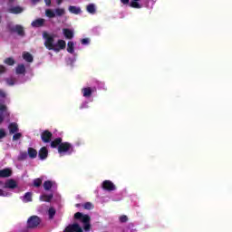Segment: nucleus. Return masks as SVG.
<instances>
[{"label":"nucleus","mask_w":232,"mask_h":232,"mask_svg":"<svg viewBox=\"0 0 232 232\" xmlns=\"http://www.w3.org/2000/svg\"><path fill=\"white\" fill-rule=\"evenodd\" d=\"M75 220H80L83 224L84 231H90L92 228V225L90 224L92 218L86 214H82L81 212H76L74 214Z\"/></svg>","instance_id":"nucleus-1"},{"label":"nucleus","mask_w":232,"mask_h":232,"mask_svg":"<svg viewBox=\"0 0 232 232\" xmlns=\"http://www.w3.org/2000/svg\"><path fill=\"white\" fill-rule=\"evenodd\" d=\"M43 37L45 39L44 46L45 48H47V50H53V52H59V49H57V47H55V44H53L55 43L53 35L49 34L46 32H44Z\"/></svg>","instance_id":"nucleus-2"},{"label":"nucleus","mask_w":232,"mask_h":232,"mask_svg":"<svg viewBox=\"0 0 232 232\" xmlns=\"http://www.w3.org/2000/svg\"><path fill=\"white\" fill-rule=\"evenodd\" d=\"M73 151V146L70 142H62V144L58 147V153L60 155H63V153L71 154Z\"/></svg>","instance_id":"nucleus-3"},{"label":"nucleus","mask_w":232,"mask_h":232,"mask_svg":"<svg viewBox=\"0 0 232 232\" xmlns=\"http://www.w3.org/2000/svg\"><path fill=\"white\" fill-rule=\"evenodd\" d=\"M41 224V218L38 216H31L27 220V228L35 229Z\"/></svg>","instance_id":"nucleus-4"},{"label":"nucleus","mask_w":232,"mask_h":232,"mask_svg":"<svg viewBox=\"0 0 232 232\" xmlns=\"http://www.w3.org/2000/svg\"><path fill=\"white\" fill-rule=\"evenodd\" d=\"M9 32H11V34H17L20 37H24V28L20 24L9 26Z\"/></svg>","instance_id":"nucleus-5"},{"label":"nucleus","mask_w":232,"mask_h":232,"mask_svg":"<svg viewBox=\"0 0 232 232\" xmlns=\"http://www.w3.org/2000/svg\"><path fill=\"white\" fill-rule=\"evenodd\" d=\"M52 137H53V134L48 130H45L41 133V139L45 144L52 142Z\"/></svg>","instance_id":"nucleus-6"},{"label":"nucleus","mask_w":232,"mask_h":232,"mask_svg":"<svg viewBox=\"0 0 232 232\" xmlns=\"http://www.w3.org/2000/svg\"><path fill=\"white\" fill-rule=\"evenodd\" d=\"M102 188L105 189V191H115V189H117L115 184L111 180H104L102 184Z\"/></svg>","instance_id":"nucleus-7"},{"label":"nucleus","mask_w":232,"mask_h":232,"mask_svg":"<svg viewBox=\"0 0 232 232\" xmlns=\"http://www.w3.org/2000/svg\"><path fill=\"white\" fill-rule=\"evenodd\" d=\"M63 232H83V231L81 226H79V224L73 223L72 225H68L63 230Z\"/></svg>","instance_id":"nucleus-8"},{"label":"nucleus","mask_w":232,"mask_h":232,"mask_svg":"<svg viewBox=\"0 0 232 232\" xmlns=\"http://www.w3.org/2000/svg\"><path fill=\"white\" fill-rule=\"evenodd\" d=\"M38 157L40 160H45V159H48V149L46 147H42L38 152Z\"/></svg>","instance_id":"nucleus-9"},{"label":"nucleus","mask_w":232,"mask_h":232,"mask_svg":"<svg viewBox=\"0 0 232 232\" xmlns=\"http://www.w3.org/2000/svg\"><path fill=\"white\" fill-rule=\"evenodd\" d=\"M9 135H14L19 131V125L16 122H11L8 125Z\"/></svg>","instance_id":"nucleus-10"},{"label":"nucleus","mask_w":232,"mask_h":232,"mask_svg":"<svg viewBox=\"0 0 232 232\" xmlns=\"http://www.w3.org/2000/svg\"><path fill=\"white\" fill-rule=\"evenodd\" d=\"M4 188L5 189H15L17 188V182L14 179H8L5 183Z\"/></svg>","instance_id":"nucleus-11"},{"label":"nucleus","mask_w":232,"mask_h":232,"mask_svg":"<svg viewBox=\"0 0 232 232\" xmlns=\"http://www.w3.org/2000/svg\"><path fill=\"white\" fill-rule=\"evenodd\" d=\"M31 24H32L33 28H41V27L44 26V19L38 18V19L33 21Z\"/></svg>","instance_id":"nucleus-12"},{"label":"nucleus","mask_w":232,"mask_h":232,"mask_svg":"<svg viewBox=\"0 0 232 232\" xmlns=\"http://www.w3.org/2000/svg\"><path fill=\"white\" fill-rule=\"evenodd\" d=\"M8 177H12V169H4L0 170V179H8Z\"/></svg>","instance_id":"nucleus-13"},{"label":"nucleus","mask_w":232,"mask_h":232,"mask_svg":"<svg viewBox=\"0 0 232 232\" xmlns=\"http://www.w3.org/2000/svg\"><path fill=\"white\" fill-rule=\"evenodd\" d=\"M63 144V138H56L51 142V148H57L59 150V146Z\"/></svg>","instance_id":"nucleus-14"},{"label":"nucleus","mask_w":232,"mask_h":232,"mask_svg":"<svg viewBox=\"0 0 232 232\" xmlns=\"http://www.w3.org/2000/svg\"><path fill=\"white\" fill-rule=\"evenodd\" d=\"M63 34L66 39H73V31L71 29L63 28Z\"/></svg>","instance_id":"nucleus-15"},{"label":"nucleus","mask_w":232,"mask_h":232,"mask_svg":"<svg viewBox=\"0 0 232 232\" xmlns=\"http://www.w3.org/2000/svg\"><path fill=\"white\" fill-rule=\"evenodd\" d=\"M23 7L21 6H14L8 9L9 14H23Z\"/></svg>","instance_id":"nucleus-16"},{"label":"nucleus","mask_w":232,"mask_h":232,"mask_svg":"<svg viewBox=\"0 0 232 232\" xmlns=\"http://www.w3.org/2000/svg\"><path fill=\"white\" fill-rule=\"evenodd\" d=\"M27 155L31 158V159H37V150L29 147L27 149Z\"/></svg>","instance_id":"nucleus-17"},{"label":"nucleus","mask_w":232,"mask_h":232,"mask_svg":"<svg viewBox=\"0 0 232 232\" xmlns=\"http://www.w3.org/2000/svg\"><path fill=\"white\" fill-rule=\"evenodd\" d=\"M54 46L55 48H57V50H59V52H61V50H64V48H66V41L58 40L57 44Z\"/></svg>","instance_id":"nucleus-18"},{"label":"nucleus","mask_w":232,"mask_h":232,"mask_svg":"<svg viewBox=\"0 0 232 232\" xmlns=\"http://www.w3.org/2000/svg\"><path fill=\"white\" fill-rule=\"evenodd\" d=\"M16 73L18 75H24V73H26V67H24V64H19L16 67Z\"/></svg>","instance_id":"nucleus-19"},{"label":"nucleus","mask_w":232,"mask_h":232,"mask_svg":"<svg viewBox=\"0 0 232 232\" xmlns=\"http://www.w3.org/2000/svg\"><path fill=\"white\" fill-rule=\"evenodd\" d=\"M69 12L71 14H74L75 15H79V14H81V9H80V7H77L75 5H70Z\"/></svg>","instance_id":"nucleus-20"},{"label":"nucleus","mask_w":232,"mask_h":232,"mask_svg":"<svg viewBox=\"0 0 232 232\" xmlns=\"http://www.w3.org/2000/svg\"><path fill=\"white\" fill-rule=\"evenodd\" d=\"M82 93H83V97H92V88L90 87H85L82 90Z\"/></svg>","instance_id":"nucleus-21"},{"label":"nucleus","mask_w":232,"mask_h":232,"mask_svg":"<svg viewBox=\"0 0 232 232\" xmlns=\"http://www.w3.org/2000/svg\"><path fill=\"white\" fill-rule=\"evenodd\" d=\"M23 59L26 61L27 63H34V56L30 53H24L23 54Z\"/></svg>","instance_id":"nucleus-22"},{"label":"nucleus","mask_w":232,"mask_h":232,"mask_svg":"<svg viewBox=\"0 0 232 232\" xmlns=\"http://www.w3.org/2000/svg\"><path fill=\"white\" fill-rule=\"evenodd\" d=\"M40 198L43 202H51V200L53 198V194L42 195Z\"/></svg>","instance_id":"nucleus-23"},{"label":"nucleus","mask_w":232,"mask_h":232,"mask_svg":"<svg viewBox=\"0 0 232 232\" xmlns=\"http://www.w3.org/2000/svg\"><path fill=\"white\" fill-rule=\"evenodd\" d=\"M139 1L140 0H131L130 3V6L131 8H142V5H140V4L139 3Z\"/></svg>","instance_id":"nucleus-24"},{"label":"nucleus","mask_w":232,"mask_h":232,"mask_svg":"<svg viewBox=\"0 0 232 232\" xmlns=\"http://www.w3.org/2000/svg\"><path fill=\"white\" fill-rule=\"evenodd\" d=\"M53 187V182L50 180H46L44 182V188L45 191H50L51 188Z\"/></svg>","instance_id":"nucleus-25"},{"label":"nucleus","mask_w":232,"mask_h":232,"mask_svg":"<svg viewBox=\"0 0 232 232\" xmlns=\"http://www.w3.org/2000/svg\"><path fill=\"white\" fill-rule=\"evenodd\" d=\"M75 48V44L73 42H68L67 44V52L69 53H73Z\"/></svg>","instance_id":"nucleus-26"},{"label":"nucleus","mask_w":232,"mask_h":232,"mask_svg":"<svg viewBox=\"0 0 232 232\" xmlns=\"http://www.w3.org/2000/svg\"><path fill=\"white\" fill-rule=\"evenodd\" d=\"M5 64H7V66H14L15 64V60L12 57H8L4 61Z\"/></svg>","instance_id":"nucleus-27"},{"label":"nucleus","mask_w":232,"mask_h":232,"mask_svg":"<svg viewBox=\"0 0 232 232\" xmlns=\"http://www.w3.org/2000/svg\"><path fill=\"white\" fill-rule=\"evenodd\" d=\"M45 15L50 19H53V17H55V13L52 9H47L45 10Z\"/></svg>","instance_id":"nucleus-28"},{"label":"nucleus","mask_w":232,"mask_h":232,"mask_svg":"<svg viewBox=\"0 0 232 232\" xmlns=\"http://www.w3.org/2000/svg\"><path fill=\"white\" fill-rule=\"evenodd\" d=\"M42 185H43V179L39 178L34 179L33 186H34V188H41Z\"/></svg>","instance_id":"nucleus-29"},{"label":"nucleus","mask_w":232,"mask_h":232,"mask_svg":"<svg viewBox=\"0 0 232 232\" xmlns=\"http://www.w3.org/2000/svg\"><path fill=\"white\" fill-rule=\"evenodd\" d=\"M87 12L89 14H95V5L90 4L87 5Z\"/></svg>","instance_id":"nucleus-30"},{"label":"nucleus","mask_w":232,"mask_h":232,"mask_svg":"<svg viewBox=\"0 0 232 232\" xmlns=\"http://www.w3.org/2000/svg\"><path fill=\"white\" fill-rule=\"evenodd\" d=\"M24 202H32V194L31 192H27L24 196Z\"/></svg>","instance_id":"nucleus-31"},{"label":"nucleus","mask_w":232,"mask_h":232,"mask_svg":"<svg viewBox=\"0 0 232 232\" xmlns=\"http://www.w3.org/2000/svg\"><path fill=\"white\" fill-rule=\"evenodd\" d=\"M66 12L63 8H56L55 9V14L58 17H62V15H64Z\"/></svg>","instance_id":"nucleus-32"},{"label":"nucleus","mask_w":232,"mask_h":232,"mask_svg":"<svg viewBox=\"0 0 232 232\" xmlns=\"http://www.w3.org/2000/svg\"><path fill=\"white\" fill-rule=\"evenodd\" d=\"M22 138H23V133H21V132L14 133L13 141L19 140Z\"/></svg>","instance_id":"nucleus-33"},{"label":"nucleus","mask_w":232,"mask_h":232,"mask_svg":"<svg viewBox=\"0 0 232 232\" xmlns=\"http://www.w3.org/2000/svg\"><path fill=\"white\" fill-rule=\"evenodd\" d=\"M28 159V153L26 152H21L18 156V160H26Z\"/></svg>","instance_id":"nucleus-34"},{"label":"nucleus","mask_w":232,"mask_h":232,"mask_svg":"<svg viewBox=\"0 0 232 232\" xmlns=\"http://www.w3.org/2000/svg\"><path fill=\"white\" fill-rule=\"evenodd\" d=\"M82 208L88 210L93 209V204H92V202H86L82 205Z\"/></svg>","instance_id":"nucleus-35"},{"label":"nucleus","mask_w":232,"mask_h":232,"mask_svg":"<svg viewBox=\"0 0 232 232\" xmlns=\"http://www.w3.org/2000/svg\"><path fill=\"white\" fill-rule=\"evenodd\" d=\"M5 82L8 86H14V84H15V80H14V78H7Z\"/></svg>","instance_id":"nucleus-36"},{"label":"nucleus","mask_w":232,"mask_h":232,"mask_svg":"<svg viewBox=\"0 0 232 232\" xmlns=\"http://www.w3.org/2000/svg\"><path fill=\"white\" fill-rule=\"evenodd\" d=\"M49 213V218H53V217H55V208H51L48 210Z\"/></svg>","instance_id":"nucleus-37"},{"label":"nucleus","mask_w":232,"mask_h":232,"mask_svg":"<svg viewBox=\"0 0 232 232\" xmlns=\"http://www.w3.org/2000/svg\"><path fill=\"white\" fill-rule=\"evenodd\" d=\"M120 222L121 224H126V222H128V216L126 215H122L120 217Z\"/></svg>","instance_id":"nucleus-38"},{"label":"nucleus","mask_w":232,"mask_h":232,"mask_svg":"<svg viewBox=\"0 0 232 232\" xmlns=\"http://www.w3.org/2000/svg\"><path fill=\"white\" fill-rule=\"evenodd\" d=\"M81 43L83 45L90 44V38H83L81 40Z\"/></svg>","instance_id":"nucleus-39"},{"label":"nucleus","mask_w":232,"mask_h":232,"mask_svg":"<svg viewBox=\"0 0 232 232\" xmlns=\"http://www.w3.org/2000/svg\"><path fill=\"white\" fill-rule=\"evenodd\" d=\"M6 137V132L5 131V129H0V139H5Z\"/></svg>","instance_id":"nucleus-40"},{"label":"nucleus","mask_w":232,"mask_h":232,"mask_svg":"<svg viewBox=\"0 0 232 232\" xmlns=\"http://www.w3.org/2000/svg\"><path fill=\"white\" fill-rule=\"evenodd\" d=\"M0 97L2 99L6 98V92H5V91L3 89H0Z\"/></svg>","instance_id":"nucleus-41"},{"label":"nucleus","mask_w":232,"mask_h":232,"mask_svg":"<svg viewBox=\"0 0 232 232\" xmlns=\"http://www.w3.org/2000/svg\"><path fill=\"white\" fill-rule=\"evenodd\" d=\"M0 197H8V193L0 188Z\"/></svg>","instance_id":"nucleus-42"},{"label":"nucleus","mask_w":232,"mask_h":232,"mask_svg":"<svg viewBox=\"0 0 232 232\" xmlns=\"http://www.w3.org/2000/svg\"><path fill=\"white\" fill-rule=\"evenodd\" d=\"M6 72V67L0 65V73H5Z\"/></svg>","instance_id":"nucleus-43"},{"label":"nucleus","mask_w":232,"mask_h":232,"mask_svg":"<svg viewBox=\"0 0 232 232\" xmlns=\"http://www.w3.org/2000/svg\"><path fill=\"white\" fill-rule=\"evenodd\" d=\"M0 111H6V105L0 104Z\"/></svg>","instance_id":"nucleus-44"},{"label":"nucleus","mask_w":232,"mask_h":232,"mask_svg":"<svg viewBox=\"0 0 232 232\" xmlns=\"http://www.w3.org/2000/svg\"><path fill=\"white\" fill-rule=\"evenodd\" d=\"M44 3L46 6H51L52 5V0H44Z\"/></svg>","instance_id":"nucleus-45"},{"label":"nucleus","mask_w":232,"mask_h":232,"mask_svg":"<svg viewBox=\"0 0 232 232\" xmlns=\"http://www.w3.org/2000/svg\"><path fill=\"white\" fill-rule=\"evenodd\" d=\"M121 3H122V5H130V0H121Z\"/></svg>","instance_id":"nucleus-46"},{"label":"nucleus","mask_w":232,"mask_h":232,"mask_svg":"<svg viewBox=\"0 0 232 232\" xmlns=\"http://www.w3.org/2000/svg\"><path fill=\"white\" fill-rule=\"evenodd\" d=\"M57 5H61L63 3V0H56Z\"/></svg>","instance_id":"nucleus-47"},{"label":"nucleus","mask_w":232,"mask_h":232,"mask_svg":"<svg viewBox=\"0 0 232 232\" xmlns=\"http://www.w3.org/2000/svg\"><path fill=\"white\" fill-rule=\"evenodd\" d=\"M4 121H5V118H3V117L0 116V124H1V122H3Z\"/></svg>","instance_id":"nucleus-48"},{"label":"nucleus","mask_w":232,"mask_h":232,"mask_svg":"<svg viewBox=\"0 0 232 232\" xmlns=\"http://www.w3.org/2000/svg\"><path fill=\"white\" fill-rule=\"evenodd\" d=\"M33 1V3H39V1H41V0H32Z\"/></svg>","instance_id":"nucleus-49"},{"label":"nucleus","mask_w":232,"mask_h":232,"mask_svg":"<svg viewBox=\"0 0 232 232\" xmlns=\"http://www.w3.org/2000/svg\"><path fill=\"white\" fill-rule=\"evenodd\" d=\"M75 207L76 208H81V204H76Z\"/></svg>","instance_id":"nucleus-50"},{"label":"nucleus","mask_w":232,"mask_h":232,"mask_svg":"<svg viewBox=\"0 0 232 232\" xmlns=\"http://www.w3.org/2000/svg\"><path fill=\"white\" fill-rule=\"evenodd\" d=\"M3 184H5L3 181H0V185L3 186Z\"/></svg>","instance_id":"nucleus-51"},{"label":"nucleus","mask_w":232,"mask_h":232,"mask_svg":"<svg viewBox=\"0 0 232 232\" xmlns=\"http://www.w3.org/2000/svg\"><path fill=\"white\" fill-rule=\"evenodd\" d=\"M0 23H1V14H0Z\"/></svg>","instance_id":"nucleus-52"}]
</instances>
